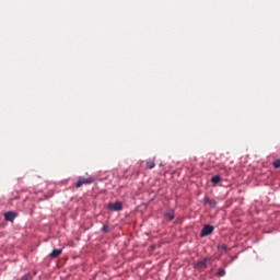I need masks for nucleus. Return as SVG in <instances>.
Masks as SVG:
<instances>
[{"instance_id": "1", "label": "nucleus", "mask_w": 280, "mask_h": 280, "mask_svg": "<svg viewBox=\"0 0 280 280\" xmlns=\"http://www.w3.org/2000/svg\"><path fill=\"white\" fill-rule=\"evenodd\" d=\"M107 208L108 210H113V211H120L124 209V203L122 201H110L108 205H107Z\"/></svg>"}, {"instance_id": "2", "label": "nucleus", "mask_w": 280, "mask_h": 280, "mask_svg": "<svg viewBox=\"0 0 280 280\" xmlns=\"http://www.w3.org/2000/svg\"><path fill=\"white\" fill-rule=\"evenodd\" d=\"M93 177H80L75 184L77 188H81L84 184H93Z\"/></svg>"}, {"instance_id": "3", "label": "nucleus", "mask_w": 280, "mask_h": 280, "mask_svg": "<svg viewBox=\"0 0 280 280\" xmlns=\"http://www.w3.org/2000/svg\"><path fill=\"white\" fill-rule=\"evenodd\" d=\"M214 232V225H211L208 223L207 225H203L200 235L201 236H209V234H212Z\"/></svg>"}, {"instance_id": "4", "label": "nucleus", "mask_w": 280, "mask_h": 280, "mask_svg": "<svg viewBox=\"0 0 280 280\" xmlns=\"http://www.w3.org/2000/svg\"><path fill=\"white\" fill-rule=\"evenodd\" d=\"M18 214L13 210H10L9 212L4 213L5 221H14L16 219Z\"/></svg>"}, {"instance_id": "5", "label": "nucleus", "mask_w": 280, "mask_h": 280, "mask_svg": "<svg viewBox=\"0 0 280 280\" xmlns=\"http://www.w3.org/2000/svg\"><path fill=\"white\" fill-rule=\"evenodd\" d=\"M212 258H203L197 262V267L206 268L208 267V262H211Z\"/></svg>"}, {"instance_id": "6", "label": "nucleus", "mask_w": 280, "mask_h": 280, "mask_svg": "<svg viewBox=\"0 0 280 280\" xmlns=\"http://www.w3.org/2000/svg\"><path fill=\"white\" fill-rule=\"evenodd\" d=\"M203 201H205V203H208L212 208H217V206H218V202L215 201V199H211L208 196L205 197Z\"/></svg>"}, {"instance_id": "7", "label": "nucleus", "mask_w": 280, "mask_h": 280, "mask_svg": "<svg viewBox=\"0 0 280 280\" xmlns=\"http://www.w3.org/2000/svg\"><path fill=\"white\" fill-rule=\"evenodd\" d=\"M165 218L168 219L170 221H172L173 219H175V212L173 209L166 210L165 212Z\"/></svg>"}, {"instance_id": "8", "label": "nucleus", "mask_w": 280, "mask_h": 280, "mask_svg": "<svg viewBox=\"0 0 280 280\" xmlns=\"http://www.w3.org/2000/svg\"><path fill=\"white\" fill-rule=\"evenodd\" d=\"M60 254H62L61 248L52 249V252H50V257L51 258H58V256H60Z\"/></svg>"}, {"instance_id": "9", "label": "nucleus", "mask_w": 280, "mask_h": 280, "mask_svg": "<svg viewBox=\"0 0 280 280\" xmlns=\"http://www.w3.org/2000/svg\"><path fill=\"white\" fill-rule=\"evenodd\" d=\"M211 182L212 184H219L222 182V177H220V175H213V177H211Z\"/></svg>"}, {"instance_id": "10", "label": "nucleus", "mask_w": 280, "mask_h": 280, "mask_svg": "<svg viewBox=\"0 0 280 280\" xmlns=\"http://www.w3.org/2000/svg\"><path fill=\"white\" fill-rule=\"evenodd\" d=\"M154 166H156L155 160H151V161L147 162V167L148 168H154Z\"/></svg>"}, {"instance_id": "11", "label": "nucleus", "mask_w": 280, "mask_h": 280, "mask_svg": "<svg viewBox=\"0 0 280 280\" xmlns=\"http://www.w3.org/2000/svg\"><path fill=\"white\" fill-rule=\"evenodd\" d=\"M225 273H226V271H225V269H219L218 271H217V276H225Z\"/></svg>"}, {"instance_id": "12", "label": "nucleus", "mask_w": 280, "mask_h": 280, "mask_svg": "<svg viewBox=\"0 0 280 280\" xmlns=\"http://www.w3.org/2000/svg\"><path fill=\"white\" fill-rule=\"evenodd\" d=\"M273 166H275V168H280V159L279 160H275Z\"/></svg>"}, {"instance_id": "13", "label": "nucleus", "mask_w": 280, "mask_h": 280, "mask_svg": "<svg viewBox=\"0 0 280 280\" xmlns=\"http://www.w3.org/2000/svg\"><path fill=\"white\" fill-rule=\"evenodd\" d=\"M31 273H24V276L21 277V280H30Z\"/></svg>"}, {"instance_id": "14", "label": "nucleus", "mask_w": 280, "mask_h": 280, "mask_svg": "<svg viewBox=\"0 0 280 280\" xmlns=\"http://www.w3.org/2000/svg\"><path fill=\"white\" fill-rule=\"evenodd\" d=\"M218 249H224V250H228L229 247L228 245H218Z\"/></svg>"}, {"instance_id": "15", "label": "nucleus", "mask_w": 280, "mask_h": 280, "mask_svg": "<svg viewBox=\"0 0 280 280\" xmlns=\"http://www.w3.org/2000/svg\"><path fill=\"white\" fill-rule=\"evenodd\" d=\"M102 230L103 232H109L110 228L109 225H103Z\"/></svg>"}]
</instances>
